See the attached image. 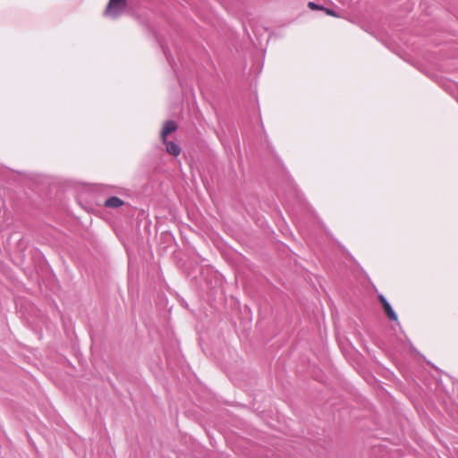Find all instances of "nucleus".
I'll use <instances>...</instances> for the list:
<instances>
[{"instance_id":"obj_1","label":"nucleus","mask_w":458,"mask_h":458,"mask_svg":"<svg viewBox=\"0 0 458 458\" xmlns=\"http://www.w3.org/2000/svg\"><path fill=\"white\" fill-rule=\"evenodd\" d=\"M126 1L125 0H109V3L105 11L106 16L112 18H117L125 10Z\"/></svg>"},{"instance_id":"obj_6","label":"nucleus","mask_w":458,"mask_h":458,"mask_svg":"<svg viewBox=\"0 0 458 458\" xmlns=\"http://www.w3.org/2000/svg\"><path fill=\"white\" fill-rule=\"evenodd\" d=\"M309 7L312 10H317V9H323V7L321 6H318V4H316L315 3L313 2H309L308 4Z\"/></svg>"},{"instance_id":"obj_8","label":"nucleus","mask_w":458,"mask_h":458,"mask_svg":"<svg viewBox=\"0 0 458 458\" xmlns=\"http://www.w3.org/2000/svg\"><path fill=\"white\" fill-rule=\"evenodd\" d=\"M322 10H325V12L331 16H336L335 13L333 10L323 8Z\"/></svg>"},{"instance_id":"obj_3","label":"nucleus","mask_w":458,"mask_h":458,"mask_svg":"<svg viewBox=\"0 0 458 458\" xmlns=\"http://www.w3.org/2000/svg\"><path fill=\"white\" fill-rule=\"evenodd\" d=\"M163 143L165 145V149H166L167 153H169L174 157H177L180 155L181 148L178 144H176L174 141H167L166 140H165V142H163Z\"/></svg>"},{"instance_id":"obj_4","label":"nucleus","mask_w":458,"mask_h":458,"mask_svg":"<svg viewBox=\"0 0 458 458\" xmlns=\"http://www.w3.org/2000/svg\"><path fill=\"white\" fill-rule=\"evenodd\" d=\"M124 204V201L118 197H110L105 200V207L109 208H118Z\"/></svg>"},{"instance_id":"obj_7","label":"nucleus","mask_w":458,"mask_h":458,"mask_svg":"<svg viewBox=\"0 0 458 458\" xmlns=\"http://www.w3.org/2000/svg\"><path fill=\"white\" fill-rule=\"evenodd\" d=\"M378 299L382 304V307H384L386 303H388L387 300L381 294L378 296Z\"/></svg>"},{"instance_id":"obj_2","label":"nucleus","mask_w":458,"mask_h":458,"mask_svg":"<svg viewBox=\"0 0 458 458\" xmlns=\"http://www.w3.org/2000/svg\"><path fill=\"white\" fill-rule=\"evenodd\" d=\"M177 129V125L174 121H166L163 126L161 131V140L163 142H165L167 136L175 131Z\"/></svg>"},{"instance_id":"obj_5","label":"nucleus","mask_w":458,"mask_h":458,"mask_svg":"<svg viewBox=\"0 0 458 458\" xmlns=\"http://www.w3.org/2000/svg\"><path fill=\"white\" fill-rule=\"evenodd\" d=\"M383 309H384L385 313L386 314V316L388 317V318L390 320H394V321L397 320V315L394 312V310H393V308L389 302L386 303L385 306L383 307Z\"/></svg>"}]
</instances>
